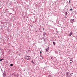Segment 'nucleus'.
I'll return each instance as SVG.
<instances>
[{
  "mask_svg": "<svg viewBox=\"0 0 77 77\" xmlns=\"http://www.w3.org/2000/svg\"><path fill=\"white\" fill-rule=\"evenodd\" d=\"M2 60H4V59H1L0 60V62H2Z\"/></svg>",
  "mask_w": 77,
  "mask_h": 77,
  "instance_id": "8",
  "label": "nucleus"
},
{
  "mask_svg": "<svg viewBox=\"0 0 77 77\" xmlns=\"http://www.w3.org/2000/svg\"><path fill=\"white\" fill-rule=\"evenodd\" d=\"M3 76L4 77H5L6 76V74H5V73H3Z\"/></svg>",
  "mask_w": 77,
  "mask_h": 77,
  "instance_id": "5",
  "label": "nucleus"
},
{
  "mask_svg": "<svg viewBox=\"0 0 77 77\" xmlns=\"http://www.w3.org/2000/svg\"><path fill=\"white\" fill-rule=\"evenodd\" d=\"M45 33H44V34H43V35H44L45 36Z\"/></svg>",
  "mask_w": 77,
  "mask_h": 77,
  "instance_id": "11",
  "label": "nucleus"
},
{
  "mask_svg": "<svg viewBox=\"0 0 77 77\" xmlns=\"http://www.w3.org/2000/svg\"><path fill=\"white\" fill-rule=\"evenodd\" d=\"M24 58H25V59L26 60H29V59H30V56L26 55L24 57Z\"/></svg>",
  "mask_w": 77,
  "mask_h": 77,
  "instance_id": "1",
  "label": "nucleus"
},
{
  "mask_svg": "<svg viewBox=\"0 0 77 77\" xmlns=\"http://www.w3.org/2000/svg\"><path fill=\"white\" fill-rule=\"evenodd\" d=\"M72 58H70V61H71L72 62Z\"/></svg>",
  "mask_w": 77,
  "mask_h": 77,
  "instance_id": "7",
  "label": "nucleus"
},
{
  "mask_svg": "<svg viewBox=\"0 0 77 77\" xmlns=\"http://www.w3.org/2000/svg\"><path fill=\"white\" fill-rule=\"evenodd\" d=\"M65 13L66 14V15H67V12H65Z\"/></svg>",
  "mask_w": 77,
  "mask_h": 77,
  "instance_id": "15",
  "label": "nucleus"
},
{
  "mask_svg": "<svg viewBox=\"0 0 77 77\" xmlns=\"http://www.w3.org/2000/svg\"><path fill=\"white\" fill-rule=\"evenodd\" d=\"M51 59H52V60H53V57H51Z\"/></svg>",
  "mask_w": 77,
  "mask_h": 77,
  "instance_id": "13",
  "label": "nucleus"
},
{
  "mask_svg": "<svg viewBox=\"0 0 77 77\" xmlns=\"http://www.w3.org/2000/svg\"><path fill=\"white\" fill-rule=\"evenodd\" d=\"M40 53H41V51Z\"/></svg>",
  "mask_w": 77,
  "mask_h": 77,
  "instance_id": "20",
  "label": "nucleus"
},
{
  "mask_svg": "<svg viewBox=\"0 0 77 77\" xmlns=\"http://www.w3.org/2000/svg\"><path fill=\"white\" fill-rule=\"evenodd\" d=\"M71 10H72V8H71V9H70V11H71Z\"/></svg>",
  "mask_w": 77,
  "mask_h": 77,
  "instance_id": "18",
  "label": "nucleus"
},
{
  "mask_svg": "<svg viewBox=\"0 0 77 77\" xmlns=\"http://www.w3.org/2000/svg\"><path fill=\"white\" fill-rule=\"evenodd\" d=\"M66 75L67 76H68V75H69V72H67L66 73Z\"/></svg>",
  "mask_w": 77,
  "mask_h": 77,
  "instance_id": "4",
  "label": "nucleus"
},
{
  "mask_svg": "<svg viewBox=\"0 0 77 77\" xmlns=\"http://www.w3.org/2000/svg\"><path fill=\"white\" fill-rule=\"evenodd\" d=\"M69 34H70V35H72V32H70Z\"/></svg>",
  "mask_w": 77,
  "mask_h": 77,
  "instance_id": "9",
  "label": "nucleus"
},
{
  "mask_svg": "<svg viewBox=\"0 0 77 77\" xmlns=\"http://www.w3.org/2000/svg\"><path fill=\"white\" fill-rule=\"evenodd\" d=\"M49 48H50V47H48V48L46 49V52H48V50H49Z\"/></svg>",
  "mask_w": 77,
  "mask_h": 77,
  "instance_id": "3",
  "label": "nucleus"
},
{
  "mask_svg": "<svg viewBox=\"0 0 77 77\" xmlns=\"http://www.w3.org/2000/svg\"><path fill=\"white\" fill-rule=\"evenodd\" d=\"M69 3H70V0H69Z\"/></svg>",
  "mask_w": 77,
  "mask_h": 77,
  "instance_id": "19",
  "label": "nucleus"
},
{
  "mask_svg": "<svg viewBox=\"0 0 77 77\" xmlns=\"http://www.w3.org/2000/svg\"><path fill=\"white\" fill-rule=\"evenodd\" d=\"M73 74V73H71L70 75H71V76H72V75H71V74Z\"/></svg>",
  "mask_w": 77,
  "mask_h": 77,
  "instance_id": "12",
  "label": "nucleus"
},
{
  "mask_svg": "<svg viewBox=\"0 0 77 77\" xmlns=\"http://www.w3.org/2000/svg\"><path fill=\"white\" fill-rule=\"evenodd\" d=\"M69 36H71V34H69Z\"/></svg>",
  "mask_w": 77,
  "mask_h": 77,
  "instance_id": "14",
  "label": "nucleus"
},
{
  "mask_svg": "<svg viewBox=\"0 0 77 77\" xmlns=\"http://www.w3.org/2000/svg\"><path fill=\"white\" fill-rule=\"evenodd\" d=\"M74 18L73 19H71L70 20V22L71 23H74Z\"/></svg>",
  "mask_w": 77,
  "mask_h": 77,
  "instance_id": "2",
  "label": "nucleus"
},
{
  "mask_svg": "<svg viewBox=\"0 0 77 77\" xmlns=\"http://www.w3.org/2000/svg\"><path fill=\"white\" fill-rule=\"evenodd\" d=\"M53 43L54 45H55V44H56V43H55V42H53Z\"/></svg>",
  "mask_w": 77,
  "mask_h": 77,
  "instance_id": "6",
  "label": "nucleus"
},
{
  "mask_svg": "<svg viewBox=\"0 0 77 77\" xmlns=\"http://www.w3.org/2000/svg\"><path fill=\"white\" fill-rule=\"evenodd\" d=\"M43 30H44V28H43Z\"/></svg>",
  "mask_w": 77,
  "mask_h": 77,
  "instance_id": "21",
  "label": "nucleus"
},
{
  "mask_svg": "<svg viewBox=\"0 0 77 77\" xmlns=\"http://www.w3.org/2000/svg\"><path fill=\"white\" fill-rule=\"evenodd\" d=\"M32 63H34V62H32Z\"/></svg>",
  "mask_w": 77,
  "mask_h": 77,
  "instance_id": "16",
  "label": "nucleus"
},
{
  "mask_svg": "<svg viewBox=\"0 0 77 77\" xmlns=\"http://www.w3.org/2000/svg\"><path fill=\"white\" fill-rule=\"evenodd\" d=\"M29 50V51H30V50Z\"/></svg>",
  "mask_w": 77,
  "mask_h": 77,
  "instance_id": "22",
  "label": "nucleus"
},
{
  "mask_svg": "<svg viewBox=\"0 0 77 77\" xmlns=\"http://www.w3.org/2000/svg\"><path fill=\"white\" fill-rule=\"evenodd\" d=\"M10 66H13V64H10Z\"/></svg>",
  "mask_w": 77,
  "mask_h": 77,
  "instance_id": "10",
  "label": "nucleus"
},
{
  "mask_svg": "<svg viewBox=\"0 0 77 77\" xmlns=\"http://www.w3.org/2000/svg\"><path fill=\"white\" fill-rule=\"evenodd\" d=\"M31 62H33V61L32 60V61H31Z\"/></svg>",
  "mask_w": 77,
  "mask_h": 77,
  "instance_id": "17",
  "label": "nucleus"
},
{
  "mask_svg": "<svg viewBox=\"0 0 77 77\" xmlns=\"http://www.w3.org/2000/svg\"><path fill=\"white\" fill-rule=\"evenodd\" d=\"M71 63V62H70V64Z\"/></svg>",
  "mask_w": 77,
  "mask_h": 77,
  "instance_id": "23",
  "label": "nucleus"
}]
</instances>
